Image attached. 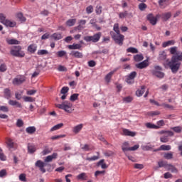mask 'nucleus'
Masks as SVG:
<instances>
[{"instance_id": "obj_1", "label": "nucleus", "mask_w": 182, "mask_h": 182, "mask_svg": "<svg viewBox=\"0 0 182 182\" xmlns=\"http://www.w3.org/2000/svg\"><path fill=\"white\" fill-rule=\"evenodd\" d=\"M182 62V53L180 55H172L171 61L168 63V66L171 69L172 73H177L180 70Z\"/></svg>"}, {"instance_id": "obj_2", "label": "nucleus", "mask_w": 182, "mask_h": 182, "mask_svg": "<svg viewBox=\"0 0 182 182\" xmlns=\"http://www.w3.org/2000/svg\"><path fill=\"white\" fill-rule=\"evenodd\" d=\"M10 53L12 56H16V58H25V52L22 50V47L20 46L12 47Z\"/></svg>"}, {"instance_id": "obj_3", "label": "nucleus", "mask_w": 182, "mask_h": 182, "mask_svg": "<svg viewBox=\"0 0 182 182\" xmlns=\"http://www.w3.org/2000/svg\"><path fill=\"white\" fill-rule=\"evenodd\" d=\"M55 106L58 109L65 110L67 113H72V112H73V109H72L73 105L68 101H65L61 104H56Z\"/></svg>"}, {"instance_id": "obj_4", "label": "nucleus", "mask_w": 182, "mask_h": 182, "mask_svg": "<svg viewBox=\"0 0 182 182\" xmlns=\"http://www.w3.org/2000/svg\"><path fill=\"white\" fill-rule=\"evenodd\" d=\"M110 35L112 36V39L114 41L115 43L122 46L123 45V41H124V36L123 34H116L114 32L111 31Z\"/></svg>"}, {"instance_id": "obj_5", "label": "nucleus", "mask_w": 182, "mask_h": 182, "mask_svg": "<svg viewBox=\"0 0 182 182\" xmlns=\"http://www.w3.org/2000/svg\"><path fill=\"white\" fill-rule=\"evenodd\" d=\"M100 38H102V33L98 32L93 36H87L84 37V41L86 42H93L94 43H96L97 42H99L100 41Z\"/></svg>"}, {"instance_id": "obj_6", "label": "nucleus", "mask_w": 182, "mask_h": 182, "mask_svg": "<svg viewBox=\"0 0 182 182\" xmlns=\"http://www.w3.org/2000/svg\"><path fill=\"white\" fill-rule=\"evenodd\" d=\"M26 82V77L25 75H17L12 81L13 85L18 86Z\"/></svg>"}, {"instance_id": "obj_7", "label": "nucleus", "mask_w": 182, "mask_h": 182, "mask_svg": "<svg viewBox=\"0 0 182 182\" xmlns=\"http://www.w3.org/2000/svg\"><path fill=\"white\" fill-rule=\"evenodd\" d=\"M165 134L160 137V141L161 143H168V137H173L174 132L171 131H165Z\"/></svg>"}, {"instance_id": "obj_8", "label": "nucleus", "mask_w": 182, "mask_h": 182, "mask_svg": "<svg viewBox=\"0 0 182 182\" xmlns=\"http://www.w3.org/2000/svg\"><path fill=\"white\" fill-rule=\"evenodd\" d=\"M36 167H38L41 171L43 173H46V169H45L46 164L45 162L42 161L41 160H38L35 163Z\"/></svg>"}, {"instance_id": "obj_9", "label": "nucleus", "mask_w": 182, "mask_h": 182, "mask_svg": "<svg viewBox=\"0 0 182 182\" xmlns=\"http://www.w3.org/2000/svg\"><path fill=\"white\" fill-rule=\"evenodd\" d=\"M147 66H149V60H145L142 61L141 63H139L136 65V68H137V69H146V68H147Z\"/></svg>"}, {"instance_id": "obj_10", "label": "nucleus", "mask_w": 182, "mask_h": 182, "mask_svg": "<svg viewBox=\"0 0 182 182\" xmlns=\"http://www.w3.org/2000/svg\"><path fill=\"white\" fill-rule=\"evenodd\" d=\"M147 19L152 25H156V23H157V17H154L152 14H149L147 15Z\"/></svg>"}, {"instance_id": "obj_11", "label": "nucleus", "mask_w": 182, "mask_h": 182, "mask_svg": "<svg viewBox=\"0 0 182 182\" xmlns=\"http://www.w3.org/2000/svg\"><path fill=\"white\" fill-rule=\"evenodd\" d=\"M55 159H58V153H53L52 155L46 156L44 161L45 163H50Z\"/></svg>"}, {"instance_id": "obj_12", "label": "nucleus", "mask_w": 182, "mask_h": 182, "mask_svg": "<svg viewBox=\"0 0 182 182\" xmlns=\"http://www.w3.org/2000/svg\"><path fill=\"white\" fill-rule=\"evenodd\" d=\"M4 25L9 28H15V26H16V21L7 19L6 21V23H4Z\"/></svg>"}, {"instance_id": "obj_13", "label": "nucleus", "mask_w": 182, "mask_h": 182, "mask_svg": "<svg viewBox=\"0 0 182 182\" xmlns=\"http://www.w3.org/2000/svg\"><path fill=\"white\" fill-rule=\"evenodd\" d=\"M146 92V86L142 85L140 89H138L136 92V95L138 97L143 96Z\"/></svg>"}, {"instance_id": "obj_14", "label": "nucleus", "mask_w": 182, "mask_h": 182, "mask_svg": "<svg viewBox=\"0 0 182 182\" xmlns=\"http://www.w3.org/2000/svg\"><path fill=\"white\" fill-rule=\"evenodd\" d=\"M166 170H168V171H171V173H178V169H177V168H176V166L171 164H168Z\"/></svg>"}, {"instance_id": "obj_15", "label": "nucleus", "mask_w": 182, "mask_h": 182, "mask_svg": "<svg viewBox=\"0 0 182 182\" xmlns=\"http://www.w3.org/2000/svg\"><path fill=\"white\" fill-rule=\"evenodd\" d=\"M122 132L124 136H129L130 137H134V136H136V132H132L127 129H124Z\"/></svg>"}, {"instance_id": "obj_16", "label": "nucleus", "mask_w": 182, "mask_h": 182, "mask_svg": "<svg viewBox=\"0 0 182 182\" xmlns=\"http://www.w3.org/2000/svg\"><path fill=\"white\" fill-rule=\"evenodd\" d=\"M9 105H10V106H16V107H19V109H22V104L16 100H10L9 101Z\"/></svg>"}, {"instance_id": "obj_17", "label": "nucleus", "mask_w": 182, "mask_h": 182, "mask_svg": "<svg viewBox=\"0 0 182 182\" xmlns=\"http://www.w3.org/2000/svg\"><path fill=\"white\" fill-rule=\"evenodd\" d=\"M37 49H38V46H36V44H31L30 46H28L27 50H28V52H29L30 53H35Z\"/></svg>"}, {"instance_id": "obj_18", "label": "nucleus", "mask_w": 182, "mask_h": 182, "mask_svg": "<svg viewBox=\"0 0 182 182\" xmlns=\"http://www.w3.org/2000/svg\"><path fill=\"white\" fill-rule=\"evenodd\" d=\"M6 42L8 43V45H19L21 42L16 39H9L6 38Z\"/></svg>"}, {"instance_id": "obj_19", "label": "nucleus", "mask_w": 182, "mask_h": 182, "mask_svg": "<svg viewBox=\"0 0 182 182\" xmlns=\"http://www.w3.org/2000/svg\"><path fill=\"white\" fill-rule=\"evenodd\" d=\"M175 44H176V41L170 40V41L164 42L162 43V46H163V48H167V46H171Z\"/></svg>"}, {"instance_id": "obj_20", "label": "nucleus", "mask_w": 182, "mask_h": 182, "mask_svg": "<svg viewBox=\"0 0 182 182\" xmlns=\"http://www.w3.org/2000/svg\"><path fill=\"white\" fill-rule=\"evenodd\" d=\"M72 56H74V58H77V59H82L83 58V53L79 52V51H73L71 53Z\"/></svg>"}, {"instance_id": "obj_21", "label": "nucleus", "mask_w": 182, "mask_h": 182, "mask_svg": "<svg viewBox=\"0 0 182 182\" xmlns=\"http://www.w3.org/2000/svg\"><path fill=\"white\" fill-rule=\"evenodd\" d=\"M4 97L6 99H11L12 97V95L11 94V90L9 88H5L4 90Z\"/></svg>"}, {"instance_id": "obj_22", "label": "nucleus", "mask_w": 182, "mask_h": 182, "mask_svg": "<svg viewBox=\"0 0 182 182\" xmlns=\"http://www.w3.org/2000/svg\"><path fill=\"white\" fill-rule=\"evenodd\" d=\"M82 129H83V124H80L73 128V133H75V134H77Z\"/></svg>"}, {"instance_id": "obj_23", "label": "nucleus", "mask_w": 182, "mask_h": 182, "mask_svg": "<svg viewBox=\"0 0 182 182\" xmlns=\"http://www.w3.org/2000/svg\"><path fill=\"white\" fill-rule=\"evenodd\" d=\"M51 38L54 39V41H59L63 38L62 36V33H55L51 36Z\"/></svg>"}, {"instance_id": "obj_24", "label": "nucleus", "mask_w": 182, "mask_h": 182, "mask_svg": "<svg viewBox=\"0 0 182 182\" xmlns=\"http://www.w3.org/2000/svg\"><path fill=\"white\" fill-rule=\"evenodd\" d=\"M116 72V70L109 72L106 76H105V81L107 83H109L110 80L112 79V76H113V75H114V73Z\"/></svg>"}, {"instance_id": "obj_25", "label": "nucleus", "mask_w": 182, "mask_h": 182, "mask_svg": "<svg viewBox=\"0 0 182 182\" xmlns=\"http://www.w3.org/2000/svg\"><path fill=\"white\" fill-rule=\"evenodd\" d=\"M81 48H82L81 44L73 43V45L68 46V49H70V50L81 49Z\"/></svg>"}, {"instance_id": "obj_26", "label": "nucleus", "mask_w": 182, "mask_h": 182, "mask_svg": "<svg viewBox=\"0 0 182 182\" xmlns=\"http://www.w3.org/2000/svg\"><path fill=\"white\" fill-rule=\"evenodd\" d=\"M26 133L28 134H33L36 132V127H28L26 129Z\"/></svg>"}, {"instance_id": "obj_27", "label": "nucleus", "mask_w": 182, "mask_h": 182, "mask_svg": "<svg viewBox=\"0 0 182 182\" xmlns=\"http://www.w3.org/2000/svg\"><path fill=\"white\" fill-rule=\"evenodd\" d=\"M152 75H154V76H156V77H160V79H163V77H164V73L161 71H152Z\"/></svg>"}, {"instance_id": "obj_28", "label": "nucleus", "mask_w": 182, "mask_h": 182, "mask_svg": "<svg viewBox=\"0 0 182 182\" xmlns=\"http://www.w3.org/2000/svg\"><path fill=\"white\" fill-rule=\"evenodd\" d=\"M158 150H162L164 151H168L171 150V146L170 145H161Z\"/></svg>"}, {"instance_id": "obj_29", "label": "nucleus", "mask_w": 182, "mask_h": 182, "mask_svg": "<svg viewBox=\"0 0 182 182\" xmlns=\"http://www.w3.org/2000/svg\"><path fill=\"white\" fill-rule=\"evenodd\" d=\"M28 153H30L31 154H33V153H35V151H36V146H35V145L33 144H28Z\"/></svg>"}, {"instance_id": "obj_30", "label": "nucleus", "mask_w": 182, "mask_h": 182, "mask_svg": "<svg viewBox=\"0 0 182 182\" xmlns=\"http://www.w3.org/2000/svg\"><path fill=\"white\" fill-rule=\"evenodd\" d=\"M63 127V123H60L57 125H55L53 127L50 129V132H55L56 130H59V129H62Z\"/></svg>"}, {"instance_id": "obj_31", "label": "nucleus", "mask_w": 182, "mask_h": 182, "mask_svg": "<svg viewBox=\"0 0 182 182\" xmlns=\"http://www.w3.org/2000/svg\"><path fill=\"white\" fill-rule=\"evenodd\" d=\"M164 21H168L171 18V12L164 13L161 15Z\"/></svg>"}, {"instance_id": "obj_32", "label": "nucleus", "mask_w": 182, "mask_h": 182, "mask_svg": "<svg viewBox=\"0 0 182 182\" xmlns=\"http://www.w3.org/2000/svg\"><path fill=\"white\" fill-rule=\"evenodd\" d=\"M122 149L124 152L129 151L130 147L129 146V142L127 141L124 142L122 146Z\"/></svg>"}, {"instance_id": "obj_33", "label": "nucleus", "mask_w": 182, "mask_h": 182, "mask_svg": "<svg viewBox=\"0 0 182 182\" xmlns=\"http://www.w3.org/2000/svg\"><path fill=\"white\" fill-rule=\"evenodd\" d=\"M75 23H76L75 18H71L66 21L67 26H74Z\"/></svg>"}, {"instance_id": "obj_34", "label": "nucleus", "mask_w": 182, "mask_h": 182, "mask_svg": "<svg viewBox=\"0 0 182 182\" xmlns=\"http://www.w3.org/2000/svg\"><path fill=\"white\" fill-rule=\"evenodd\" d=\"M16 18L19 19L21 22H25L26 21V18L23 16V14L22 13H18L16 14Z\"/></svg>"}, {"instance_id": "obj_35", "label": "nucleus", "mask_w": 182, "mask_h": 182, "mask_svg": "<svg viewBox=\"0 0 182 182\" xmlns=\"http://www.w3.org/2000/svg\"><path fill=\"white\" fill-rule=\"evenodd\" d=\"M77 180H87L86 173H81L77 176Z\"/></svg>"}, {"instance_id": "obj_36", "label": "nucleus", "mask_w": 182, "mask_h": 182, "mask_svg": "<svg viewBox=\"0 0 182 182\" xmlns=\"http://www.w3.org/2000/svg\"><path fill=\"white\" fill-rule=\"evenodd\" d=\"M158 166L159 168L164 167L165 168H167L168 164H167V161H160L158 162Z\"/></svg>"}, {"instance_id": "obj_37", "label": "nucleus", "mask_w": 182, "mask_h": 182, "mask_svg": "<svg viewBox=\"0 0 182 182\" xmlns=\"http://www.w3.org/2000/svg\"><path fill=\"white\" fill-rule=\"evenodd\" d=\"M97 154L98 156H92V157H87V158L86 159V160H87V161H96V160H99V154H100V153H99V152H97Z\"/></svg>"}, {"instance_id": "obj_38", "label": "nucleus", "mask_w": 182, "mask_h": 182, "mask_svg": "<svg viewBox=\"0 0 182 182\" xmlns=\"http://www.w3.org/2000/svg\"><path fill=\"white\" fill-rule=\"evenodd\" d=\"M146 127H147V129H159V127L154 124H151L150 122H148L146 124Z\"/></svg>"}, {"instance_id": "obj_39", "label": "nucleus", "mask_w": 182, "mask_h": 182, "mask_svg": "<svg viewBox=\"0 0 182 182\" xmlns=\"http://www.w3.org/2000/svg\"><path fill=\"white\" fill-rule=\"evenodd\" d=\"M38 56H43V55H49V51L48 50H38L37 52Z\"/></svg>"}, {"instance_id": "obj_40", "label": "nucleus", "mask_w": 182, "mask_h": 182, "mask_svg": "<svg viewBox=\"0 0 182 182\" xmlns=\"http://www.w3.org/2000/svg\"><path fill=\"white\" fill-rule=\"evenodd\" d=\"M113 31L116 33L117 35L120 33V27L119 26V23H116L114 24Z\"/></svg>"}, {"instance_id": "obj_41", "label": "nucleus", "mask_w": 182, "mask_h": 182, "mask_svg": "<svg viewBox=\"0 0 182 182\" xmlns=\"http://www.w3.org/2000/svg\"><path fill=\"white\" fill-rule=\"evenodd\" d=\"M6 21H8V19H6V16H5V14L1 13L0 14V23H3V25H4V23L6 22Z\"/></svg>"}, {"instance_id": "obj_42", "label": "nucleus", "mask_w": 182, "mask_h": 182, "mask_svg": "<svg viewBox=\"0 0 182 182\" xmlns=\"http://www.w3.org/2000/svg\"><path fill=\"white\" fill-rule=\"evenodd\" d=\"M177 49L178 48L176 46L171 47L169 50L171 55H173V56L178 55V53H177Z\"/></svg>"}, {"instance_id": "obj_43", "label": "nucleus", "mask_w": 182, "mask_h": 182, "mask_svg": "<svg viewBox=\"0 0 182 182\" xmlns=\"http://www.w3.org/2000/svg\"><path fill=\"white\" fill-rule=\"evenodd\" d=\"M134 59L135 62H141V60H143V59H144V57H143L142 55H136L134 57Z\"/></svg>"}, {"instance_id": "obj_44", "label": "nucleus", "mask_w": 182, "mask_h": 182, "mask_svg": "<svg viewBox=\"0 0 182 182\" xmlns=\"http://www.w3.org/2000/svg\"><path fill=\"white\" fill-rule=\"evenodd\" d=\"M164 157L166 160H171V159H173V152H168L164 154Z\"/></svg>"}, {"instance_id": "obj_45", "label": "nucleus", "mask_w": 182, "mask_h": 182, "mask_svg": "<svg viewBox=\"0 0 182 182\" xmlns=\"http://www.w3.org/2000/svg\"><path fill=\"white\" fill-rule=\"evenodd\" d=\"M97 139L99 140H100V141H102V143H105V144H106V146L109 145V142H107V141H106L105 139V137H103V135L99 134L98 136H97Z\"/></svg>"}, {"instance_id": "obj_46", "label": "nucleus", "mask_w": 182, "mask_h": 182, "mask_svg": "<svg viewBox=\"0 0 182 182\" xmlns=\"http://www.w3.org/2000/svg\"><path fill=\"white\" fill-rule=\"evenodd\" d=\"M171 130H173V132H175V133H181L182 127H180V126L173 127L171 128Z\"/></svg>"}, {"instance_id": "obj_47", "label": "nucleus", "mask_w": 182, "mask_h": 182, "mask_svg": "<svg viewBox=\"0 0 182 182\" xmlns=\"http://www.w3.org/2000/svg\"><path fill=\"white\" fill-rule=\"evenodd\" d=\"M137 76V73L136 71L132 72L127 77L129 79H132V80H134V77Z\"/></svg>"}, {"instance_id": "obj_48", "label": "nucleus", "mask_w": 182, "mask_h": 182, "mask_svg": "<svg viewBox=\"0 0 182 182\" xmlns=\"http://www.w3.org/2000/svg\"><path fill=\"white\" fill-rule=\"evenodd\" d=\"M114 155V152H113V151H106L104 152V156H105V157H112V156Z\"/></svg>"}, {"instance_id": "obj_49", "label": "nucleus", "mask_w": 182, "mask_h": 182, "mask_svg": "<svg viewBox=\"0 0 182 182\" xmlns=\"http://www.w3.org/2000/svg\"><path fill=\"white\" fill-rule=\"evenodd\" d=\"M0 160L1 161H5L6 160V156L4 154V151L0 148Z\"/></svg>"}, {"instance_id": "obj_50", "label": "nucleus", "mask_w": 182, "mask_h": 182, "mask_svg": "<svg viewBox=\"0 0 182 182\" xmlns=\"http://www.w3.org/2000/svg\"><path fill=\"white\" fill-rule=\"evenodd\" d=\"M127 52L129 53H138L139 50H137L136 48H133V47H131V48H127Z\"/></svg>"}, {"instance_id": "obj_51", "label": "nucleus", "mask_w": 182, "mask_h": 182, "mask_svg": "<svg viewBox=\"0 0 182 182\" xmlns=\"http://www.w3.org/2000/svg\"><path fill=\"white\" fill-rule=\"evenodd\" d=\"M79 97V94H73L70 96V100L71 102H75V100H77V98Z\"/></svg>"}, {"instance_id": "obj_52", "label": "nucleus", "mask_w": 182, "mask_h": 182, "mask_svg": "<svg viewBox=\"0 0 182 182\" xmlns=\"http://www.w3.org/2000/svg\"><path fill=\"white\" fill-rule=\"evenodd\" d=\"M66 55V51L65 50H60L57 53V56H58V58H63V56H65Z\"/></svg>"}, {"instance_id": "obj_53", "label": "nucleus", "mask_w": 182, "mask_h": 182, "mask_svg": "<svg viewBox=\"0 0 182 182\" xmlns=\"http://www.w3.org/2000/svg\"><path fill=\"white\" fill-rule=\"evenodd\" d=\"M161 106H163V107H164L165 109H174V107L173 105H171L166 103H162Z\"/></svg>"}, {"instance_id": "obj_54", "label": "nucleus", "mask_w": 182, "mask_h": 182, "mask_svg": "<svg viewBox=\"0 0 182 182\" xmlns=\"http://www.w3.org/2000/svg\"><path fill=\"white\" fill-rule=\"evenodd\" d=\"M94 11V9H93V6L90 5V6H88L87 8H86V12L87 14H92Z\"/></svg>"}, {"instance_id": "obj_55", "label": "nucleus", "mask_w": 182, "mask_h": 182, "mask_svg": "<svg viewBox=\"0 0 182 182\" xmlns=\"http://www.w3.org/2000/svg\"><path fill=\"white\" fill-rule=\"evenodd\" d=\"M68 92H69V87H63L60 90L62 95H66Z\"/></svg>"}, {"instance_id": "obj_56", "label": "nucleus", "mask_w": 182, "mask_h": 182, "mask_svg": "<svg viewBox=\"0 0 182 182\" xmlns=\"http://www.w3.org/2000/svg\"><path fill=\"white\" fill-rule=\"evenodd\" d=\"M24 102H35V98L32 97H23Z\"/></svg>"}, {"instance_id": "obj_57", "label": "nucleus", "mask_w": 182, "mask_h": 182, "mask_svg": "<svg viewBox=\"0 0 182 182\" xmlns=\"http://www.w3.org/2000/svg\"><path fill=\"white\" fill-rule=\"evenodd\" d=\"M127 15H128L127 11H124L119 14V16L120 19H123L124 18H126Z\"/></svg>"}, {"instance_id": "obj_58", "label": "nucleus", "mask_w": 182, "mask_h": 182, "mask_svg": "<svg viewBox=\"0 0 182 182\" xmlns=\"http://www.w3.org/2000/svg\"><path fill=\"white\" fill-rule=\"evenodd\" d=\"M0 110L4 113H8V112H9V108L6 106H0Z\"/></svg>"}, {"instance_id": "obj_59", "label": "nucleus", "mask_w": 182, "mask_h": 182, "mask_svg": "<svg viewBox=\"0 0 182 182\" xmlns=\"http://www.w3.org/2000/svg\"><path fill=\"white\" fill-rule=\"evenodd\" d=\"M139 8L140 11H144L146 9V8H147V5H146V4H144V3H141L139 5Z\"/></svg>"}, {"instance_id": "obj_60", "label": "nucleus", "mask_w": 182, "mask_h": 182, "mask_svg": "<svg viewBox=\"0 0 182 182\" xmlns=\"http://www.w3.org/2000/svg\"><path fill=\"white\" fill-rule=\"evenodd\" d=\"M19 181H26V175L25 173H21L19 176Z\"/></svg>"}, {"instance_id": "obj_61", "label": "nucleus", "mask_w": 182, "mask_h": 182, "mask_svg": "<svg viewBox=\"0 0 182 182\" xmlns=\"http://www.w3.org/2000/svg\"><path fill=\"white\" fill-rule=\"evenodd\" d=\"M102 6H96V10L95 12L96 14H97V15H100V14H102Z\"/></svg>"}, {"instance_id": "obj_62", "label": "nucleus", "mask_w": 182, "mask_h": 182, "mask_svg": "<svg viewBox=\"0 0 182 182\" xmlns=\"http://www.w3.org/2000/svg\"><path fill=\"white\" fill-rule=\"evenodd\" d=\"M7 175L6 169H2L0 171V177L4 178Z\"/></svg>"}, {"instance_id": "obj_63", "label": "nucleus", "mask_w": 182, "mask_h": 182, "mask_svg": "<svg viewBox=\"0 0 182 182\" xmlns=\"http://www.w3.org/2000/svg\"><path fill=\"white\" fill-rule=\"evenodd\" d=\"M6 64H1L0 65V72H6Z\"/></svg>"}, {"instance_id": "obj_64", "label": "nucleus", "mask_w": 182, "mask_h": 182, "mask_svg": "<svg viewBox=\"0 0 182 182\" xmlns=\"http://www.w3.org/2000/svg\"><path fill=\"white\" fill-rule=\"evenodd\" d=\"M7 146L10 147V149H12L14 147V142L12 141V139H7Z\"/></svg>"}]
</instances>
